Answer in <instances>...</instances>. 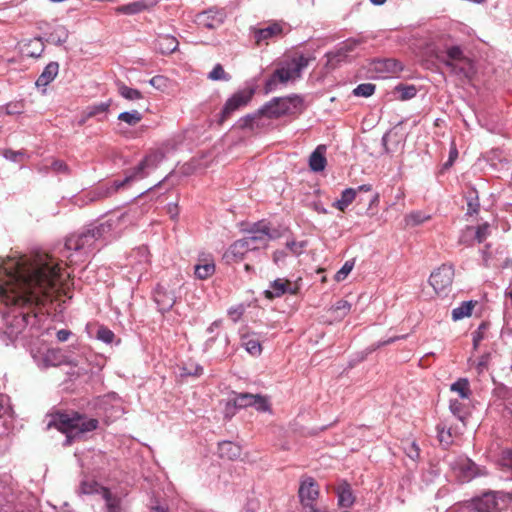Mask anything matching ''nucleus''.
Instances as JSON below:
<instances>
[{
    "mask_svg": "<svg viewBox=\"0 0 512 512\" xmlns=\"http://www.w3.org/2000/svg\"><path fill=\"white\" fill-rule=\"evenodd\" d=\"M486 324L482 323L473 333H472V342L473 349L477 350L479 348L480 342L485 337Z\"/></svg>",
    "mask_w": 512,
    "mask_h": 512,
    "instance_id": "5fc2aeb1",
    "label": "nucleus"
},
{
    "mask_svg": "<svg viewBox=\"0 0 512 512\" xmlns=\"http://www.w3.org/2000/svg\"><path fill=\"white\" fill-rule=\"evenodd\" d=\"M254 399V394L240 393L234 399V404L238 408H245L251 406Z\"/></svg>",
    "mask_w": 512,
    "mask_h": 512,
    "instance_id": "3c124183",
    "label": "nucleus"
},
{
    "mask_svg": "<svg viewBox=\"0 0 512 512\" xmlns=\"http://www.w3.org/2000/svg\"><path fill=\"white\" fill-rule=\"evenodd\" d=\"M120 230L119 217L92 224L66 238L61 256L66 259L67 265L82 263L94 250L99 249L98 243L116 238Z\"/></svg>",
    "mask_w": 512,
    "mask_h": 512,
    "instance_id": "f03ea898",
    "label": "nucleus"
},
{
    "mask_svg": "<svg viewBox=\"0 0 512 512\" xmlns=\"http://www.w3.org/2000/svg\"><path fill=\"white\" fill-rule=\"evenodd\" d=\"M457 477L463 481H470L478 475L477 465L465 456H458L449 463Z\"/></svg>",
    "mask_w": 512,
    "mask_h": 512,
    "instance_id": "f8f14e48",
    "label": "nucleus"
},
{
    "mask_svg": "<svg viewBox=\"0 0 512 512\" xmlns=\"http://www.w3.org/2000/svg\"><path fill=\"white\" fill-rule=\"evenodd\" d=\"M243 346L245 347L246 351L253 356H257V355L261 354V351H262L261 344L256 339L244 338Z\"/></svg>",
    "mask_w": 512,
    "mask_h": 512,
    "instance_id": "49530a36",
    "label": "nucleus"
},
{
    "mask_svg": "<svg viewBox=\"0 0 512 512\" xmlns=\"http://www.w3.org/2000/svg\"><path fill=\"white\" fill-rule=\"evenodd\" d=\"M165 153L161 149L150 151L146 156L133 168L125 171V177L119 180L121 187L146 178L152 171L157 169L164 160Z\"/></svg>",
    "mask_w": 512,
    "mask_h": 512,
    "instance_id": "1a4fd4ad",
    "label": "nucleus"
},
{
    "mask_svg": "<svg viewBox=\"0 0 512 512\" xmlns=\"http://www.w3.org/2000/svg\"><path fill=\"white\" fill-rule=\"evenodd\" d=\"M370 69L379 78H387L399 74L403 70V65L396 59L383 58L372 61Z\"/></svg>",
    "mask_w": 512,
    "mask_h": 512,
    "instance_id": "ddd939ff",
    "label": "nucleus"
},
{
    "mask_svg": "<svg viewBox=\"0 0 512 512\" xmlns=\"http://www.w3.org/2000/svg\"><path fill=\"white\" fill-rule=\"evenodd\" d=\"M23 103L22 102H14V103H8L4 109L5 113L7 115H18L23 112Z\"/></svg>",
    "mask_w": 512,
    "mask_h": 512,
    "instance_id": "bf43d9fd",
    "label": "nucleus"
},
{
    "mask_svg": "<svg viewBox=\"0 0 512 512\" xmlns=\"http://www.w3.org/2000/svg\"><path fill=\"white\" fill-rule=\"evenodd\" d=\"M51 169L55 171L56 173H66L68 171L67 165L60 160L53 161L51 165Z\"/></svg>",
    "mask_w": 512,
    "mask_h": 512,
    "instance_id": "e2e57ef3",
    "label": "nucleus"
},
{
    "mask_svg": "<svg viewBox=\"0 0 512 512\" xmlns=\"http://www.w3.org/2000/svg\"><path fill=\"white\" fill-rule=\"evenodd\" d=\"M119 94L130 101L143 99L142 93L134 88L128 87L124 83L117 84Z\"/></svg>",
    "mask_w": 512,
    "mask_h": 512,
    "instance_id": "c9c22d12",
    "label": "nucleus"
},
{
    "mask_svg": "<svg viewBox=\"0 0 512 512\" xmlns=\"http://www.w3.org/2000/svg\"><path fill=\"white\" fill-rule=\"evenodd\" d=\"M253 38L258 45L267 43L269 39L282 33V26L279 23H272L264 28H253Z\"/></svg>",
    "mask_w": 512,
    "mask_h": 512,
    "instance_id": "412c9836",
    "label": "nucleus"
},
{
    "mask_svg": "<svg viewBox=\"0 0 512 512\" xmlns=\"http://www.w3.org/2000/svg\"><path fill=\"white\" fill-rule=\"evenodd\" d=\"M254 94L253 88H245L235 92L225 102L219 118V124H222L227 120L234 112L245 107L251 101Z\"/></svg>",
    "mask_w": 512,
    "mask_h": 512,
    "instance_id": "9d476101",
    "label": "nucleus"
},
{
    "mask_svg": "<svg viewBox=\"0 0 512 512\" xmlns=\"http://www.w3.org/2000/svg\"><path fill=\"white\" fill-rule=\"evenodd\" d=\"M61 279L59 263L46 253L8 257L0 263V302L6 306L43 304Z\"/></svg>",
    "mask_w": 512,
    "mask_h": 512,
    "instance_id": "f257e3e1",
    "label": "nucleus"
},
{
    "mask_svg": "<svg viewBox=\"0 0 512 512\" xmlns=\"http://www.w3.org/2000/svg\"><path fill=\"white\" fill-rule=\"evenodd\" d=\"M404 453L413 461H416L420 455L419 446L415 441H407L403 444Z\"/></svg>",
    "mask_w": 512,
    "mask_h": 512,
    "instance_id": "a18cd8bd",
    "label": "nucleus"
},
{
    "mask_svg": "<svg viewBox=\"0 0 512 512\" xmlns=\"http://www.w3.org/2000/svg\"><path fill=\"white\" fill-rule=\"evenodd\" d=\"M326 147L319 145L309 157V167L313 172H321L325 169L327 160L325 157Z\"/></svg>",
    "mask_w": 512,
    "mask_h": 512,
    "instance_id": "5701e85b",
    "label": "nucleus"
},
{
    "mask_svg": "<svg viewBox=\"0 0 512 512\" xmlns=\"http://www.w3.org/2000/svg\"><path fill=\"white\" fill-rule=\"evenodd\" d=\"M450 410L454 415L460 416V413L462 412V405L459 400L454 399L450 400Z\"/></svg>",
    "mask_w": 512,
    "mask_h": 512,
    "instance_id": "0e129e2a",
    "label": "nucleus"
},
{
    "mask_svg": "<svg viewBox=\"0 0 512 512\" xmlns=\"http://www.w3.org/2000/svg\"><path fill=\"white\" fill-rule=\"evenodd\" d=\"M178 45V40L171 35H160L156 40V48L161 54L173 53Z\"/></svg>",
    "mask_w": 512,
    "mask_h": 512,
    "instance_id": "c85d7f7f",
    "label": "nucleus"
},
{
    "mask_svg": "<svg viewBox=\"0 0 512 512\" xmlns=\"http://www.w3.org/2000/svg\"><path fill=\"white\" fill-rule=\"evenodd\" d=\"M361 44L359 39H347L339 44L335 51H331L326 54L328 58V64L335 66L336 64L344 61L348 54L355 50L357 46Z\"/></svg>",
    "mask_w": 512,
    "mask_h": 512,
    "instance_id": "f3484780",
    "label": "nucleus"
},
{
    "mask_svg": "<svg viewBox=\"0 0 512 512\" xmlns=\"http://www.w3.org/2000/svg\"><path fill=\"white\" fill-rule=\"evenodd\" d=\"M118 120L134 126L142 120V114L137 110L125 111L118 115Z\"/></svg>",
    "mask_w": 512,
    "mask_h": 512,
    "instance_id": "a19ab883",
    "label": "nucleus"
},
{
    "mask_svg": "<svg viewBox=\"0 0 512 512\" xmlns=\"http://www.w3.org/2000/svg\"><path fill=\"white\" fill-rule=\"evenodd\" d=\"M59 64L58 62H50L39 75L36 80L37 87H45L50 84L58 75Z\"/></svg>",
    "mask_w": 512,
    "mask_h": 512,
    "instance_id": "a878e982",
    "label": "nucleus"
},
{
    "mask_svg": "<svg viewBox=\"0 0 512 512\" xmlns=\"http://www.w3.org/2000/svg\"><path fill=\"white\" fill-rule=\"evenodd\" d=\"M298 496L301 506L317 503L319 497V487L317 482L312 477H307L301 481Z\"/></svg>",
    "mask_w": 512,
    "mask_h": 512,
    "instance_id": "2eb2a0df",
    "label": "nucleus"
},
{
    "mask_svg": "<svg viewBox=\"0 0 512 512\" xmlns=\"http://www.w3.org/2000/svg\"><path fill=\"white\" fill-rule=\"evenodd\" d=\"M498 501L496 495L492 492L485 493L481 497H476L464 508L462 512H496Z\"/></svg>",
    "mask_w": 512,
    "mask_h": 512,
    "instance_id": "4468645a",
    "label": "nucleus"
},
{
    "mask_svg": "<svg viewBox=\"0 0 512 512\" xmlns=\"http://www.w3.org/2000/svg\"><path fill=\"white\" fill-rule=\"evenodd\" d=\"M30 315L28 313L21 312L19 315L14 317V321L16 322L17 330H12L10 335L18 334L24 327H26L29 323Z\"/></svg>",
    "mask_w": 512,
    "mask_h": 512,
    "instance_id": "864d4df0",
    "label": "nucleus"
},
{
    "mask_svg": "<svg viewBox=\"0 0 512 512\" xmlns=\"http://www.w3.org/2000/svg\"><path fill=\"white\" fill-rule=\"evenodd\" d=\"M375 85L372 83L359 84L354 90L353 95L357 97H370L375 92Z\"/></svg>",
    "mask_w": 512,
    "mask_h": 512,
    "instance_id": "79ce46f5",
    "label": "nucleus"
},
{
    "mask_svg": "<svg viewBox=\"0 0 512 512\" xmlns=\"http://www.w3.org/2000/svg\"><path fill=\"white\" fill-rule=\"evenodd\" d=\"M264 116V113H260V109L252 114H247L238 121V126L242 129H254L255 122L260 117Z\"/></svg>",
    "mask_w": 512,
    "mask_h": 512,
    "instance_id": "ea45409f",
    "label": "nucleus"
},
{
    "mask_svg": "<svg viewBox=\"0 0 512 512\" xmlns=\"http://www.w3.org/2000/svg\"><path fill=\"white\" fill-rule=\"evenodd\" d=\"M450 390L457 393L461 399H469L471 395L469 381L466 378H460L452 383Z\"/></svg>",
    "mask_w": 512,
    "mask_h": 512,
    "instance_id": "72a5a7b5",
    "label": "nucleus"
},
{
    "mask_svg": "<svg viewBox=\"0 0 512 512\" xmlns=\"http://www.w3.org/2000/svg\"><path fill=\"white\" fill-rule=\"evenodd\" d=\"M33 358L40 368L58 366L62 363V354L57 349H47L33 355Z\"/></svg>",
    "mask_w": 512,
    "mask_h": 512,
    "instance_id": "6ab92c4d",
    "label": "nucleus"
},
{
    "mask_svg": "<svg viewBox=\"0 0 512 512\" xmlns=\"http://www.w3.org/2000/svg\"><path fill=\"white\" fill-rule=\"evenodd\" d=\"M110 107V102H100L91 106H88L86 111V118L98 117L100 115H106Z\"/></svg>",
    "mask_w": 512,
    "mask_h": 512,
    "instance_id": "4c0bfd02",
    "label": "nucleus"
},
{
    "mask_svg": "<svg viewBox=\"0 0 512 512\" xmlns=\"http://www.w3.org/2000/svg\"><path fill=\"white\" fill-rule=\"evenodd\" d=\"M474 307V304L472 301H463L458 307H455L452 310V319L454 321L461 320L465 317H468L472 313V309Z\"/></svg>",
    "mask_w": 512,
    "mask_h": 512,
    "instance_id": "f704fd0d",
    "label": "nucleus"
},
{
    "mask_svg": "<svg viewBox=\"0 0 512 512\" xmlns=\"http://www.w3.org/2000/svg\"><path fill=\"white\" fill-rule=\"evenodd\" d=\"M2 154L5 159L12 162L21 161L25 155L22 150L14 151L12 149H5Z\"/></svg>",
    "mask_w": 512,
    "mask_h": 512,
    "instance_id": "13d9d810",
    "label": "nucleus"
},
{
    "mask_svg": "<svg viewBox=\"0 0 512 512\" xmlns=\"http://www.w3.org/2000/svg\"><path fill=\"white\" fill-rule=\"evenodd\" d=\"M68 36V30L63 25H56L48 34L47 41L51 44L60 46L67 41Z\"/></svg>",
    "mask_w": 512,
    "mask_h": 512,
    "instance_id": "2f4dec72",
    "label": "nucleus"
},
{
    "mask_svg": "<svg viewBox=\"0 0 512 512\" xmlns=\"http://www.w3.org/2000/svg\"><path fill=\"white\" fill-rule=\"evenodd\" d=\"M302 512H328L326 506L317 503L302 507Z\"/></svg>",
    "mask_w": 512,
    "mask_h": 512,
    "instance_id": "680f3d73",
    "label": "nucleus"
},
{
    "mask_svg": "<svg viewBox=\"0 0 512 512\" xmlns=\"http://www.w3.org/2000/svg\"><path fill=\"white\" fill-rule=\"evenodd\" d=\"M183 286V279L177 275L169 281L160 282L153 292L154 301L161 313L168 312L175 305Z\"/></svg>",
    "mask_w": 512,
    "mask_h": 512,
    "instance_id": "0eeeda50",
    "label": "nucleus"
},
{
    "mask_svg": "<svg viewBox=\"0 0 512 512\" xmlns=\"http://www.w3.org/2000/svg\"><path fill=\"white\" fill-rule=\"evenodd\" d=\"M225 17L223 10L209 9L196 16V23L207 29H216L223 24Z\"/></svg>",
    "mask_w": 512,
    "mask_h": 512,
    "instance_id": "dca6fc26",
    "label": "nucleus"
},
{
    "mask_svg": "<svg viewBox=\"0 0 512 512\" xmlns=\"http://www.w3.org/2000/svg\"><path fill=\"white\" fill-rule=\"evenodd\" d=\"M145 8V5L139 1L123 5L118 8V11L123 14L133 15L141 12Z\"/></svg>",
    "mask_w": 512,
    "mask_h": 512,
    "instance_id": "de8ad7c7",
    "label": "nucleus"
},
{
    "mask_svg": "<svg viewBox=\"0 0 512 512\" xmlns=\"http://www.w3.org/2000/svg\"><path fill=\"white\" fill-rule=\"evenodd\" d=\"M396 90L400 93L401 100H409L417 94V89L414 85H398Z\"/></svg>",
    "mask_w": 512,
    "mask_h": 512,
    "instance_id": "09e8293b",
    "label": "nucleus"
},
{
    "mask_svg": "<svg viewBox=\"0 0 512 512\" xmlns=\"http://www.w3.org/2000/svg\"><path fill=\"white\" fill-rule=\"evenodd\" d=\"M150 512H168V507L155 501L150 507Z\"/></svg>",
    "mask_w": 512,
    "mask_h": 512,
    "instance_id": "774afa93",
    "label": "nucleus"
},
{
    "mask_svg": "<svg viewBox=\"0 0 512 512\" xmlns=\"http://www.w3.org/2000/svg\"><path fill=\"white\" fill-rule=\"evenodd\" d=\"M248 236L235 241L229 251L235 257L242 258L247 251L264 248L273 239L270 227L265 221L253 223L247 229Z\"/></svg>",
    "mask_w": 512,
    "mask_h": 512,
    "instance_id": "39448f33",
    "label": "nucleus"
},
{
    "mask_svg": "<svg viewBox=\"0 0 512 512\" xmlns=\"http://www.w3.org/2000/svg\"><path fill=\"white\" fill-rule=\"evenodd\" d=\"M354 267L353 261H346L341 269L336 273L335 278L337 281H343Z\"/></svg>",
    "mask_w": 512,
    "mask_h": 512,
    "instance_id": "4d7b16f0",
    "label": "nucleus"
},
{
    "mask_svg": "<svg viewBox=\"0 0 512 512\" xmlns=\"http://www.w3.org/2000/svg\"><path fill=\"white\" fill-rule=\"evenodd\" d=\"M96 338L106 344H110L113 342L115 334L107 327L101 326L97 330Z\"/></svg>",
    "mask_w": 512,
    "mask_h": 512,
    "instance_id": "8fccbe9b",
    "label": "nucleus"
},
{
    "mask_svg": "<svg viewBox=\"0 0 512 512\" xmlns=\"http://www.w3.org/2000/svg\"><path fill=\"white\" fill-rule=\"evenodd\" d=\"M351 307L352 305L348 301L341 299L332 306V310L337 314L338 318H343L350 312Z\"/></svg>",
    "mask_w": 512,
    "mask_h": 512,
    "instance_id": "37998d69",
    "label": "nucleus"
},
{
    "mask_svg": "<svg viewBox=\"0 0 512 512\" xmlns=\"http://www.w3.org/2000/svg\"><path fill=\"white\" fill-rule=\"evenodd\" d=\"M290 282L283 279H276L270 284V289L266 290L265 297L268 299H273L275 297H280L286 292L291 294L295 293L294 289H290Z\"/></svg>",
    "mask_w": 512,
    "mask_h": 512,
    "instance_id": "b1692460",
    "label": "nucleus"
},
{
    "mask_svg": "<svg viewBox=\"0 0 512 512\" xmlns=\"http://www.w3.org/2000/svg\"><path fill=\"white\" fill-rule=\"evenodd\" d=\"M218 454L221 458L234 460L241 454V447L231 441H223L218 444Z\"/></svg>",
    "mask_w": 512,
    "mask_h": 512,
    "instance_id": "c756f323",
    "label": "nucleus"
},
{
    "mask_svg": "<svg viewBox=\"0 0 512 512\" xmlns=\"http://www.w3.org/2000/svg\"><path fill=\"white\" fill-rule=\"evenodd\" d=\"M310 58L299 55L293 57L291 60L284 62L278 67L273 74L265 82V92L270 93L274 91L278 83H287L289 80L299 78L302 71L309 65Z\"/></svg>",
    "mask_w": 512,
    "mask_h": 512,
    "instance_id": "423d86ee",
    "label": "nucleus"
},
{
    "mask_svg": "<svg viewBox=\"0 0 512 512\" xmlns=\"http://www.w3.org/2000/svg\"><path fill=\"white\" fill-rule=\"evenodd\" d=\"M336 494L338 498V504L341 507L348 508L355 501L351 486L347 482H342L338 485Z\"/></svg>",
    "mask_w": 512,
    "mask_h": 512,
    "instance_id": "cd10ccee",
    "label": "nucleus"
},
{
    "mask_svg": "<svg viewBox=\"0 0 512 512\" xmlns=\"http://www.w3.org/2000/svg\"><path fill=\"white\" fill-rule=\"evenodd\" d=\"M106 487L101 486L98 482L94 480H88L84 479L81 481L79 489L77 490V493L79 495H92V494H98L102 495V490H105Z\"/></svg>",
    "mask_w": 512,
    "mask_h": 512,
    "instance_id": "7c9ffc66",
    "label": "nucleus"
},
{
    "mask_svg": "<svg viewBox=\"0 0 512 512\" xmlns=\"http://www.w3.org/2000/svg\"><path fill=\"white\" fill-rule=\"evenodd\" d=\"M500 464L503 468H506L507 470H509L511 472L510 479H512V450L511 449H505L502 451L501 457H500Z\"/></svg>",
    "mask_w": 512,
    "mask_h": 512,
    "instance_id": "6e6d98bb",
    "label": "nucleus"
},
{
    "mask_svg": "<svg viewBox=\"0 0 512 512\" xmlns=\"http://www.w3.org/2000/svg\"><path fill=\"white\" fill-rule=\"evenodd\" d=\"M454 278V269L450 265H442L431 273L429 283L434 291L446 295Z\"/></svg>",
    "mask_w": 512,
    "mask_h": 512,
    "instance_id": "9b49d317",
    "label": "nucleus"
},
{
    "mask_svg": "<svg viewBox=\"0 0 512 512\" xmlns=\"http://www.w3.org/2000/svg\"><path fill=\"white\" fill-rule=\"evenodd\" d=\"M489 234V224L484 223L477 227H467L465 231H463L460 242L467 243L468 239L474 238L478 243H482Z\"/></svg>",
    "mask_w": 512,
    "mask_h": 512,
    "instance_id": "4be33fe9",
    "label": "nucleus"
},
{
    "mask_svg": "<svg viewBox=\"0 0 512 512\" xmlns=\"http://www.w3.org/2000/svg\"><path fill=\"white\" fill-rule=\"evenodd\" d=\"M429 218L430 216L425 215L421 211H413L405 216V225L414 227L424 223Z\"/></svg>",
    "mask_w": 512,
    "mask_h": 512,
    "instance_id": "58836bf2",
    "label": "nucleus"
},
{
    "mask_svg": "<svg viewBox=\"0 0 512 512\" xmlns=\"http://www.w3.org/2000/svg\"><path fill=\"white\" fill-rule=\"evenodd\" d=\"M491 359V353L485 352L482 354L478 360L469 359V364L471 368H475L478 374L484 373L488 369V365Z\"/></svg>",
    "mask_w": 512,
    "mask_h": 512,
    "instance_id": "e433bc0d",
    "label": "nucleus"
},
{
    "mask_svg": "<svg viewBox=\"0 0 512 512\" xmlns=\"http://www.w3.org/2000/svg\"><path fill=\"white\" fill-rule=\"evenodd\" d=\"M303 110V98L299 95L286 97H275L260 108V113L268 118H278L283 115H290Z\"/></svg>",
    "mask_w": 512,
    "mask_h": 512,
    "instance_id": "6e6552de",
    "label": "nucleus"
},
{
    "mask_svg": "<svg viewBox=\"0 0 512 512\" xmlns=\"http://www.w3.org/2000/svg\"><path fill=\"white\" fill-rule=\"evenodd\" d=\"M45 46L40 38L28 40L23 44L21 52L26 57L38 58L44 52Z\"/></svg>",
    "mask_w": 512,
    "mask_h": 512,
    "instance_id": "bb28decb",
    "label": "nucleus"
},
{
    "mask_svg": "<svg viewBox=\"0 0 512 512\" xmlns=\"http://www.w3.org/2000/svg\"><path fill=\"white\" fill-rule=\"evenodd\" d=\"M215 272V263L211 255L202 254L198 258V263L195 265V276L200 280H206Z\"/></svg>",
    "mask_w": 512,
    "mask_h": 512,
    "instance_id": "aec40b11",
    "label": "nucleus"
},
{
    "mask_svg": "<svg viewBox=\"0 0 512 512\" xmlns=\"http://www.w3.org/2000/svg\"><path fill=\"white\" fill-rule=\"evenodd\" d=\"M208 78L213 81H228L230 76L225 72L221 64H216L213 69L209 72Z\"/></svg>",
    "mask_w": 512,
    "mask_h": 512,
    "instance_id": "c03bdc74",
    "label": "nucleus"
},
{
    "mask_svg": "<svg viewBox=\"0 0 512 512\" xmlns=\"http://www.w3.org/2000/svg\"><path fill=\"white\" fill-rule=\"evenodd\" d=\"M228 314L234 322H237L243 314V308L242 307L230 308L228 311Z\"/></svg>",
    "mask_w": 512,
    "mask_h": 512,
    "instance_id": "338daca9",
    "label": "nucleus"
},
{
    "mask_svg": "<svg viewBox=\"0 0 512 512\" xmlns=\"http://www.w3.org/2000/svg\"><path fill=\"white\" fill-rule=\"evenodd\" d=\"M48 428L55 427L66 435L64 445H70L72 440L80 435L91 432L98 427V420L86 418L78 413H56L51 415L47 424Z\"/></svg>",
    "mask_w": 512,
    "mask_h": 512,
    "instance_id": "20e7f679",
    "label": "nucleus"
},
{
    "mask_svg": "<svg viewBox=\"0 0 512 512\" xmlns=\"http://www.w3.org/2000/svg\"><path fill=\"white\" fill-rule=\"evenodd\" d=\"M101 498L105 501V512H125L122 499L108 488L102 490Z\"/></svg>",
    "mask_w": 512,
    "mask_h": 512,
    "instance_id": "393cba45",
    "label": "nucleus"
},
{
    "mask_svg": "<svg viewBox=\"0 0 512 512\" xmlns=\"http://www.w3.org/2000/svg\"><path fill=\"white\" fill-rule=\"evenodd\" d=\"M357 190L354 188H346L342 191L341 197L333 203V206L344 212L347 207L355 200Z\"/></svg>",
    "mask_w": 512,
    "mask_h": 512,
    "instance_id": "473e14b6",
    "label": "nucleus"
},
{
    "mask_svg": "<svg viewBox=\"0 0 512 512\" xmlns=\"http://www.w3.org/2000/svg\"><path fill=\"white\" fill-rule=\"evenodd\" d=\"M121 188L122 187L119 180H114L111 183L100 185L95 189L87 192L86 197L89 202L99 201L112 196Z\"/></svg>",
    "mask_w": 512,
    "mask_h": 512,
    "instance_id": "a211bd4d",
    "label": "nucleus"
},
{
    "mask_svg": "<svg viewBox=\"0 0 512 512\" xmlns=\"http://www.w3.org/2000/svg\"><path fill=\"white\" fill-rule=\"evenodd\" d=\"M287 248L290 249L294 254L298 255L301 253L302 249L306 246V242H296V241H289L286 244Z\"/></svg>",
    "mask_w": 512,
    "mask_h": 512,
    "instance_id": "052dcab7",
    "label": "nucleus"
},
{
    "mask_svg": "<svg viewBox=\"0 0 512 512\" xmlns=\"http://www.w3.org/2000/svg\"><path fill=\"white\" fill-rule=\"evenodd\" d=\"M438 438L442 444L449 445L451 443V434L449 431L445 432L444 429L438 430Z\"/></svg>",
    "mask_w": 512,
    "mask_h": 512,
    "instance_id": "69168bd1",
    "label": "nucleus"
},
{
    "mask_svg": "<svg viewBox=\"0 0 512 512\" xmlns=\"http://www.w3.org/2000/svg\"><path fill=\"white\" fill-rule=\"evenodd\" d=\"M433 55L452 75L461 79H471L475 73L472 60L460 45L444 43L433 49Z\"/></svg>",
    "mask_w": 512,
    "mask_h": 512,
    "instance_id": "7ed1b4c3",
    "label": "nucleus"
},
{
    "mask_svg": "<svg viewBox=\"0 0 512 512\" xmlns=\"http://www.w3.org/2000/svg\"><path fill=\"white\" fill-rule=\"evenodd\" d=\"M251 407H254L257 411L261 412H265L270 409V405L267 398L258 394L254 395Z\"/></svg>",
    "mask_w": 512,
    "mask_h": 512,
    "instance_id": "603ef678",
    "label": "nucleus"
}]
</instances>
